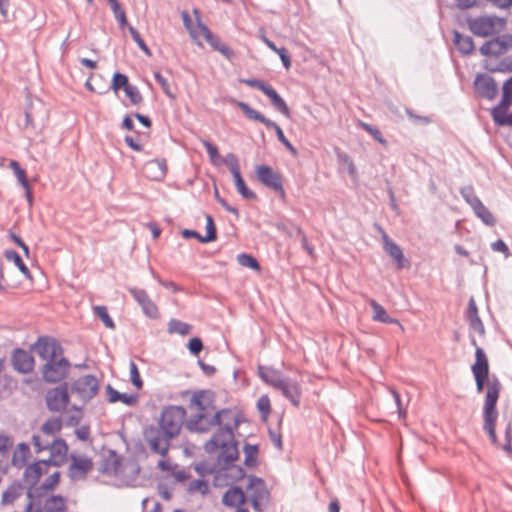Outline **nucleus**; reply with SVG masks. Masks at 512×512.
Masks as SVG:
<instances>
[{
    "label": "nucleus",
    "mask_w": 512,
    "mask_h": 512,
    "mask_svg": "<svg viewBox=\"0 0 512 512\" xmlns=\"http://www.w3.org/2000/svg\"><path fill=\"white\" fill-rule=\"evenodd\" d=\"M239 426L229 425L223 430H216L210 440H208L204 449L207 453L211 454L221 449L218 455L219 463L223 465H230L238 458L237 442L234 438V430Z\"/></svg>",
    "instance_id": "20e7f679"
},
{
    "label": "nucleus",
    "mask_w": 512,
    "mask_h": 512,
    "mask_svg": "<svg viewBox=\"0 0 512 512\" xmlns=\"http://www.w3.org/2000/svg\"><path fill=\"white\" fill-rule=\"evenodd\" d=\"M129 370L132 384L138 389L142 388L143 382L141 380L137 365L135 364L134 361H130Z\"/></svg>",
    "instance_id": "5fc2aeb1"
},
{
    "label": "nucleus",
    "mask_w": 512,
    "mask_h": 512,
    "mask_svg": "<svg viewBox=\"0 0 512 512\" xmlns=\"http://www.w3.org/2000/svg\"><path fill=\"white\" fill-rule=\"evenodd\" d=\"M42 512H67L65 499L60 495L48 497L44 502Z\"/></svg>",
    "instance_id": "7c9ffc66"
},
{
    "label": "nucleus",
    "mask_w": 512,
    "mask_h": 512,
    "mask_svg": "<svg viewBox=\"0 0 512 512\" xmlns=\"http://www.w3.org/2000/svg\"><path fill=\"white\" fill-rule=\"evenodd\" d=\"M46 494L47 492L40 490V486L35 488L34 486H30L27 491L29 502L26 505L25 512H42V506L39 499Z\"/></svg>",
    "instance_id": "a878e982"
},
{
    "label": "nucleus",
    "mask_w": 512,
    "mask_h": 512,
    "mask_svg": "<svg viewBox=\"0 0 512 512\" xmlns=\"http://www.w3.org/2000/svg\"><path fill=\"white\" fill-rule=\"evenodd\" d=\"M129 85H130V83H129L128 77L125 74L116 72L113 75L111 88L114 91H118L120 89L125 90L126 86H129Z\"/></svg>",
    "instance_id": "49530a36"
},
{
    "label": "nucleus",
    "mask_w": 512,
    "mask_h": 512,
    "mask_svg": "<svg viewBox=\"0 0 512 512\" xmlns=\"http://www.w3.org/2000/svg\"><path fill=\"white\" fill-rule=\"evenodd\" d=\"M70 368L69 361L61 354L48 360L42 368L43 379L48 383H57L63 380Z\"/></svg>",
    "instance_id": "6e6552de"
},
{
    "label": "nucleus",
    "mask_w": 512,
    "mask_h": 512,
    "mask_svg": "<svg viewBox=\"0 0 512 512\" xmlns=\"http://www.w3.org/2000/svg\"><path fill=\"white\" fill-rule=\"evenodd\" d=\"M22 490L23 486L21 483L15 482L11 484L2 495V504L6 505L13 503L17 498L20 497Z\"/></svg>",
    "instance_id": "e433bc0d"
},
{
    "label": "nucleus",
    "mask_w": 512,
    "mask_h": 512,
    "mask_svg": "<svg viewBox=\"0 0 512 512\" xmlns=\"http://www.w3.org/2000/svg\"><path fill=\"white\" fill-rule=\"evenodd\" d=\"M106 392L108 396V401L110 403H115L117 401H121L122 403L126 404L127 406H134L138 402V396L136 394H125L120 393L117 390H115L111 385H107Z\"/></svg>",
    "instance_id": "bb28decb"
},
{
    "label": "nucleus",
    "mask_w": 512,
    "mask_h": 512,
    "mask_svg": "<svg viewBox=\"0 0 512 512\" xmlns=\"http://www.w3.org/2000/svg\"><path fill=\"white\" fill-rule=\"evenodd\" d=\"M246 501V496L243 490L239 487H231L229 488L223 495L222 503L227 506L234 508H241L240 505L244 504Z\"/></svg>",
    "instance_id": "393cba45"
},
{
    "label": "nucleus",
    "mask_w": 512,
    "mask_h": 512,
    "mask_svg": "<svg viewBox=\"0 0 512 512\" xmlns=\"http://www.w3.org/2000/svg\"><path fill=\"white\" fill-rule=\"evenodd\" d=\"M194 14L197 17L198 27L200 29L202 36L214 50H218V48L221 46L223 42L220 40L219 37L215 36L205 24L201 23L199 19V11L197 9L194 10Z\"/></svg>",
    "instance_id": "473e14b6"
},
{
    "label": "nucleus",
    "mask_w": 512,
    "mask_h": 512,
    "mask_svg": "<svg viewBox=\"0 0 512 512\" xmlns=\"http://www.w3.org/2000/svg\"><path fill=\"white\" fill-rule=\"evenodd\" d=\"M502 72H512V56L504 58L500 63L498 69Z\"/></svg>",
    "instance_id": "774afa93"
},
{
    "label": "nucleus",
    "mask_w": 512,
    "mask_h": 512,
    "mask_svg": "<svg viewBox=\"0 0 512 512\" xmlns=\"http://www.w3.org/2000/svg\"><path fill=\"white\" fill-rule=\"evenodd\" d=\"M453 35L454 45L461 54L469 55L474 51L475 46L472 37L468 35H463L456 30L453 32Z\"/></svg>",
    "instance_id": "cd10ccee"
},
{
    "label": "nucleus",
    "mask_w": 512,
    "mask_h": 512,
    "mask_svg": "<svg viewBox=\"0 0 512 512\" xmlns=\"http://www.w3.org/2000/svg\"><path fill=\"white\" fill-rule=\"evenodd\" d=\"M155 81L161 86L163 92L170 98H174V94H172L170 85L167 79L158 71L154 72Z\"/></svg>",
    "instance_id": "6e6d98bb"
},
{
    "label": "nucleus",
    "mask_w": 512,
    "mask_h": 512,
    "mask_svg": "<svg viewBox=\"0 0 512 512\" xmlns=\"http://www.w3.org/2000/svg\"><path fill=\"white\" fill-rule=\"evenodd\" d=\"M34 351L46 362L63 354L60 344L47 338H39L34 346Z\"/></svg>",
    "instance_id": "2eb2a0df"
},
{
    "label": "nucleus",
    "mask_w": 512,
    "mask_h": 512,
    "mask_svg": "<svg viewBox=\"0 0 512 512\" xmlns=\"http://www.w3.org/2000/svg\"><path fill=\"white\" fill-rule=\"evenodd\" d=\"M189 490L191 492L200 491L202 494H206L208 491V485L204 480H194L190 482Z\"/></svg>",
    "instance_id": "680f3d73"
},
{
    "label": "nucleus",
    "mask_w": 512,
    "mask_h": 512,
    "mask_svg": "<svg viewBox=\"0 0 512 512\" xmlns=\"http://www.w3.org/2000/svg\"><path fill=\"white\" fill-rule=\"evenodd\" d=\"M469 30L478 37H489L504 30L506 21L495 15H484L467 19Z\"/></svg>",
    "instance_id": "39448f33"
},
{
    "label": "nucleus",
    "mask_w": 512,
    "mask_h": 512,
    "mask_svg": "<svg viewBox=\"0 0 512 512\" xmlns=\"http://www.w3.org/2000/svg\"><path fill=\"white\" fill-rule=\"evenodd\" d=\"M235 187H236V190L238 191V193L244 199L255 200L257 198L256 194L247 187L244 179H242L241 181L237 182L235 184Z\"/></svg>",
    "instance_id": "864d4df0"
},
{
    "label": "nucleus",
    "mask_w": 512,
    "mask_h": 512,
    "mask_svg": "<svg viewBox=\"0 0 512 512\" xmlns=\"http://www.w3.org/2000/svg\"><path fill=\"white\" fill-rule=\"evenodd\" d=\"M369 303L373 310V320L386 324L399 323L397 319L390 317L383 306L380 305L377 301L372 299Z\"/></svg>",
    "instance_id": "2f4dec72"
},
{
    "label": "nucleus",
    "mask_w": 512,
    "mask_h": 512,
    "mask_svg": "<svg viewBox=\"0 0 512 512\" xmlns=\"http://www.w3.org/2000/svg\"><path fill=\"white\" fill-rule=\"evenodd\" d=\"M238 414L231 409H221L213 413H196L186 422V428L191 432L206 433L213 427L223 430L229 425L239 426Z\"/></svg>",
    "instance_id": "7ed1b4c3"
},
{
    "label": "nucleus",
    "mask_w": 512,
    "mask_h": 512,
    "mask_svg": "<svg viewBox=\"0 0 512 512\" xmlns=\"http://www.w3.org/2000/svg\"><path fill=\"white\" fill-rule=\"evenodd\" d=\"M248 480V498L253 509L257 512H261L263 510L262 504L267 503L269 500V491L263 479L251 475Z\"/></svg>",
    "instance_id": "9d476101"
},
{
    "label": "nucleus",
    "mask_w": 512,
    "mask_h": 512,
    "mask_svg": "<svg viewBox=\"0 0 512 512\" xmlns=\"http://www.w3.org/2000/svg\"><path fill=\"white\" fill-rule=\"evenodd\" d=\"M61 429H62V421L58 417L49 418L42 424V426L40 428V430L44 434H48L53 438H58L57 435L61 431Z\"/></svg>",
    "instance_id": "f704fd0d"
},
{
    "label": "nucleus",
    "mask_w": 512,
    "mask_h": 512,
    "mask_svg": "<svg viewBox=\"0 0 512 512\" xmlns=\"http://www.w3.org/2000/svg\"><path fill=\"white\" fill-rule=\"evenodd\" d=\"M491 248L495 252H501L505 255V257H508L510 255V250L507 244L499 239L491 244Z\"/></svg>",
    "instance_id": "69168bd1"
},
{
    "label": "nucleus",
    "mask_w": 512,
    "mask_h": 512,
    "mask_svg": "<svg viewBox=\"0 0 512 512\" xmlns=\"http://www.w3.org/2000/svg\"><path fill=\"white\" fill-rule=\"evenodd\" d=\"M129 32L132 37V39L135 41V43L138 45V47L148 56L151 55V51L149 47L146 45L142 37L140 36L139 32L132 26H129Z\"/></svg>",
    "instance_id": "603ef678"
},
{
    "label": "nucleus",
    "mask_w": 512,
    "mask_h": 512,
    "mask_svg": "<svg viewBox=\"0 0 512 512\" xmlns=\"http://www.w3.org/2000/svg\"><path fill=\"white\" fill-rule=\"evenodd\" d=\"M359 126L363 130H365L367 133H369L380 144H382V145H386L387 144L386 139L383 137V135L380 132V130L377 129L376 127H374V126H372V125H370L368 123L362 122V121L359 122Z\"/></svg>",
    "instance_id": "a18cd8bd"
},
{
    "label": "nucleus",
    "mask_w": 512,
    "mask_h": 512,
    "mask_svg": "<svg viewBox=\"0 0 512 512\" xmlns=\"http://www.w3.org/2000/svg\"><path fill=\"white\" fill-rule=\"evenodd\" d=\"M257 408L263 416L269 414L271 410L270 399L267 395L261 396L257 401Z\"/></svg>",
    "instance_id": "4d7b16f0"
},
{
    "label": "nucleus",
    "mask_w": 512,
    "mask_h": 512,
    "mask_svg": "<svg viewBox=\"0 0 512 512\" xmlns=\"http://www.w3.org/2000/svg\"><path fill=\"white\" fill-rule=\"evenodd\" d=\"M258 375L263 382L274 388H277L286 378L280 370L271 366L262 365L258 367Z\"/></svg>",
    "instance_id": "5701e85b"
},
{
    "label": "nucleus",
    "mask_w": 512,
    "mask_h": 512,
    "mask_svg": "<svg viewBox=\"0 0 512 512\" xmlns=\"http://www.w3.org/2000/svg\"><path fill=\"white\" fill-rule=\"evenodd\" d=\"M99 391V381L94 375H84L74 380L71 384V392L83 403L93 399Z\"/></svg>",
    "instance_id": "0eeeda50"
},
{
    "label": "nucleus",
    "mask_w": 512,
    "mask_h": 512,
    "mask_svg": "<svg viewBox=\"0 0 512 512\" xmlns=\"http://www.w3.org/2000/svg\"><path fill=\"white\" fill-rule=\"evenodd\" d=\"M276 389L280 390L282 395L294 406H299L301 399V387L296 380L286 377Z\"/></svg>",
    "instance_id": "6ab92c4d"
},
{
    "label": "nucleus",
    "mask_w": 512,
    "mask_h": 512,
    "mask_svg": "<svg viewBox=\"0 0 512 512\" xmlns=\"http://www.w3.org/2000/svg\"><path fill=\"white\" fill-rule=\"evenodd\" d=\"M69 460L68 476L73 481L84 480L94 468L92 459L86 454L72 452Z\"/></svg>",
    "instance_id": "1a4fd4ad"
},
{
    "label": "nucleus",
    "mask_w": 512,
    "mask_h": 512,
    "mask_svg": "<svg viewBox=\"0 0 512 512\" xmlns=\"http://www.w3.org/2000/svg\"><path fill=\"white\" fill-rule=\"evenodd\" d=\"M221 162L226 164L229 170H236L240 167L238 157L234 153H228L221 159Z\"/></svg>",
    "instance_id": "052dcab7"
},
{
    "label": "nucleus",
    "mask_w": 512,
    "mask_h": 512,
    "mask_svg": "<svg viewBox=\"0 0 512 512\" xmlns=\"http://www.w3.org/2000/svg\"><path fill=\"white\" fill-rule=\"evenodd\" d=\"M46 404L50 411L60 412L69 404V391L67 383L50 389L46 394Z\"/></svg>",
    "instance_id": "9b49d317"
},
{
    "label": "nucleus",
    "mask_w": 512,
    "mask_h": 512,
    "mask_svg": "<svg viewBox=\"0 0 512 512\" xmlns=\"http://www.w3.org/2000/svg\"><path fill=\"white\" fill-rule=\"evenodd\" d=\"M95 315L104 323L108 328L113 329L115 327L114 321L109 316L107 308L105 306H94Z\"/></svg>",
    "instance_id": "37998d69"
},
{
    "label": "nucleus",
    "mask_w": 512,
    "mask_h": 512,
    "mask_svg": "<svg viewBox=\"0 0 512 512\" xmlns=\"http://www.w3.org/2000/svg\"><path fill=\"white\" fill-rule=\"evenodd\" d=\"M30 454V449L28 444L26 443H20L17 447V451L14 454L13 457V463L16 464V459L19 456H21L22 460L24 461Z\"/></svg>",
    "instance_id": "0e129e2a"
},
{
    "label": "nucleus",
    "mask_w": 512,
    "mask_h": 512,
    "mask_svg": "<svg viewBox=\"0 0 512 512\" xmlns=\"http://www.w3.org/2000/svg\"><path fill=\"white\" fill-rule=\"evenodd\" d=\"M12 364L15 370L21 373H28L33 370V357L22 349H16L12 355Z\"/></svg>",
    "instance_id": "4be33fe9"
},
{
    "label": "nucleus",
    "mask_w": 512,
    "mask_h": 512,
    "mask_svg": "<svg viewBox=\"0 0 512 512\" xmlns=\"http://www.w3.org/2000/svg\"><path fill=\"white\" fill-rule=\"evenodd\" d=\"M191 331V325L177 319H171L168 323V332L170 334L187 335Z\"/></svg>",
    "instance_id": "ea45409f"
},
{
    "label": "nucleus",
    "mask_w": 512,
    "mask_h": 512,
    "mask_svg": "<svg viewBox=\"0 0 512 512\" xmlns=\"http://www.w3.org/2000/svg\"><path fill=\"white\" fill-rule=\"evenodd\" d=\"M384 250L391 258L394 259L398 269L405 267L406 259L399 245H397L395 242L388 243V246L384 248Z\"/></svg>",
    "instance_id": "c9c22d12"
},
{
    "label": "nucleus",
    "mask_w": 512,
    "mask_h": 512,
    "mask_svg": "<svg viewBox=\"0 0 512 512\" xmlns=\"http://www.w3.org/2000/svg\"><path fill=\"white\" fill-rule=\"evenodd\" d=\"M47 450L50 451V457L45 461L48 462L51 466L60 467L66 462L68 445L62 438H56V440L51 443V446H49Z\"/></svg>",
    "instance_id": "a211bd4d"
},
{
    "label": "nucleus",
    "mask_w": 512,
    "mask_h": 512,
    "mask_svg": "<svg viewBox=\"0 0 512 512\" xmlns=\"http://www.w3.org/2000/svg\"><path fill=\"white\" fill-rule=\"evenodd\" d=\"M191 406L197 408V413H213L215 407L213 405L212 393L210 391H198L191 397Z\"/></svg>",
    "instance_id": "aec40b11"
},
{
    "label": "nucleus",
    "mask_w": 512,
    "mask_h": 512,
    "mask_svg": "<svg viewBox=\"0 0 512 512\" xmlns=\"http://www.w3.org/2000/svg\"><path fill=\"white\" fill-rule=\"evenodd\" d=\"M264 94L270 99V101L275 109H277L280 113H282L286 117L290 116V110H289L286 102L271 85H269L266 88V90L264 91Z\"/></svg>",
    "instance_id": "c85d7f7f"
},
{
    "label": "nucleus",
    "mask_w": 512,
    "mask_h": 512,
    "mask_svg": "<svg viewBox=\"0 0 512 512\" xmlns=\"http://www.w3.org/2000/svg\"><path fill=\"white\" fill-rule=\"evenodd\" d=\"M51 465L45 460H39L29 465L24 471V479L30 486H35L39 478L48 472Z\"/></svg>",
    "instance_id": "412c9836"
},
{
    "label": "nucleus",
    "mask_w": 512,
    "mask_h": 512,
    "mask_svg": "<svg viewBox=\"0 0 512 512\" xmlns=\"http://www.w3.org/2000/svg\"><path fill=\"white\" fill-rule=\"evenodd\" d=\"M145 174L153 180H162L167 173V162L165 159H154L145 164Z\"/></svg>",
    "instance_id": "b1692460"
},
{
    "label": "nucleus",
    "mask_w": 512,
    "mask_h": 512,
    "mask_svg": "<svg viewBox=\"0 0 512 512\" xmlns=\"http://www.w3.org/2000/svg\"><path fill=\"white\" fill-rule=\"evenodd\" d=\"M129 293L135 299V301L141 306L143 313L152 319L159 316L158 308L156 304L149 297L147 292L143 289L129 288Z\"/></svg>",
    "instance_id": "dca6fc26"
},
{
    "label": "nucleus",
    "mask_w": 512,
    "mask_h": 512,
    "mask_svg": "<svg viewBox=\"0 0 512 512\" xmlns=\"http://www.w3.org/2000/svg\"><path fill=\"white\" fill-rule=\"evenodd\" d=\"M475 357L476 361L472 365L471 370L475 378L478 393L483 392L485 383L487 382V391L483 407V429L488 433L492 443L496 444L497 437L495 426L498 418L496 404L501 391V383L495 375L489 377L488 359L482 348H476Z\"/></svg>",
    "instance_id": "f03ea898"
},
{
    "label": "nucleus",
    "mask_w": 512,
    "mask_h": 512,
    "mask_svg": "<svg viewBox=\"0 0 512 512\" xmlns=\"http://www.w3.org/2000/svg\"><path fill=\"white\" fill-rule=\"evenodd\" d=\"M185 417L184 407L170 405L162 410L157 426L152 425L144 430V440L151 453L162 457L157 463V468L161 471L172 470V464L167 456L171 440L179 435Z\"/></svg>",
    "instance_id": "f257e3e1"
},
{
    "label": "nucleus",
    "mask_w": 512,
    "mask_h": 512,
    "mask_svg": "<svg viewBox=\"0 0 512 512\" xmlns=\"http://www.w3.org/2000/svg\"><path fill=\"white\" fill-rule=\"evenodd\" d=\"M4 256L8 261L13 262L18 267V269L21 271V273H23L25 276L30 275V271H29L28 267L25 265V263L23 262L22 258L18 254V252H16L15 250L9 249L4 252Z\"/></svg>",
    "instance_id": "58836bf2"
},
{
    "label": "nucleus",
    "mask_w": 512,
    "mask_h": 512,
    "mask_svg": "<svg viewBox=\"0 0 512 512\" xmlns=\"http://www.w3.org/2000/svg\"><path fill=\"white\" fill-rule=\"evenodd\" d=\"M237 259H238L239 264L244 267H248V268H251V269L257 270V271L260 270V265H259L258 261L256 260V258H254L253 256H251L249 254H246V253L239 254Z\"/></svg>",
    "instance_id": "09e8293b"
},
{
    "label": "nucleus",
    "mask_w": 512,
    "mask_h": 512,
    "mask_svg": "<svg viewBox=\"0 0 512 512\" xmlns=\"http://www.w3.org/2000/svg\"><path fill=\"white\" fill-rule=\"evenodd\" d=\"M460 194L471 208L476 207L482 202L475 194L474 188L471 185L460 188Z\"/></svg>",
    "instance_id": "a19ab883"
},
{
    "label": "nucleus",
    "mask_w": 512,
    "mask_h": 512,
    "mask_svg": "<svg viewBox=\"0 0 512 512\" xmlns=\"http://www.w3.org/2000/svg\"><path fill=\"white\" fill-rule=\"evenodd\" d=\"M109 4L114 13L115 19L117 20L119 25L120 26L127 25L126 13H125L124 9L120 6L119 2L116 0V1H112Z\"/></svg>",
    "instance_id": "de8ad7c7"
},
{
    "label": "nucleus",
    "mask_w": 512,
    "mask_h": 512,
    "mask_svg": "<svg viewBox=\"0 0 512 512\" xmlns=\"http://www.w3.org/2000/svg\"><path fill=\"white\" fill-rule=\"evenodd\" d=\"M202 144H203L204 148L206 149V152L208 153L211 161L213 163H217V160L220 158L219 153H218V148L214 144H212L211 142H209L207 140L202 141Z\"/></svg>",
    "instance_id": "13d9d810"
},
{
    "label": "nucleus",
    "mask_w": 512,
    "mask_h": 512,
    "mask_svg": "<svg viewBox=\"0 0 512 512\" xmlns=\"http://www.w3.org/2000/svg\"><path fill=\"white\" fill-rule=\"evenodd\" d=\"M244 452H245L244 463L249 467L255 466L257 464V454H258L257 446L246 444L244 447Z\"/></svg>",
    "instance_id": "c03bdc74"
},
{
    "label": "nucleus",
    "mask_w": 512,
    "mask_h": 512,
    "mask_svg": "<svg viewBox=\"0 0 512 512\" xmlns=\"http://www.w3.org/2000/svg\"><path fill=\"white\" fill-rule=\"evenodd\" d=\"M467 319L471 328L479 333L484 332L483 323L478 315V308L473 298H470L467 306Z\"/></svg>",
    "instance_id": "c756f323"
},
{
    "label": "nucleus",
    "mask_w": 512,
    "mask_h": 512,
    "mask_svg": "<svg viewBox=\"0 0 512 512\" xmlns=\"http://www.w3.org/2000/svg\"><path fill=\"white\" fill-rule=\"evenodd\" d=\"M55 440L56 438H53L48 434H44L41 430L32 435V444L36 453L47 450Z\"/></svg>",
    "instance_id": "72a5a7b5"
},
{
    "label": "nucleus",
    "mask_w": 512,
    "mask_h": 512,
    "mask_svg": "<svg viewBox=\"0 0 512 512\" xmlns=\"http://www.w3.org/2000/svg\"><path fill=\"white\" fill-rule=\"evenodd\" d=\"M474 86L477 93L484 98L492 100L498 93V87L495 80L487 74H479L474 80Z\"/></svg>",
    "instance_id": "f3484780"
},
{
    "label": "nucleus",
    "mask_w": 512,
    "mask_h": 512,
    "mask_svg": "<svg viewBox=\"0 0 512 512\" xmlns=\"http://www.w3.org/2000/svg\"><path fill=\"white\" fill-rule=\"evenodd\" d=\"M124 92L126 96L130 99L131 104L133 105H137L143 100L139 89L134 85L130 84L129 86H126Z\"/></svg>",
    "instance_id": "3c124183"
},
{
    "label": "nucleus",
    "mask_w": 512,
    "mask_h": 512,
    "mask_svg": "<svg viewBox=\"0 0 512 512\" xmlns=\"http://www.w3.org/2000/svg\"><path fill=\"white\" fill-rule=\"evenodd\" d=\"M275 53H277L279 55L284 67L286 69H289L291 66V59H290V56H289L287 50L284 47H281V48H278Z\"/></svg>",
    "instance_id": "338daca9"
},
{
    "label": "nucleus",
    "mask_w": 512,
    "mask_h": 512,
    "mask_svg": "<svg viewBox=\"0 0 512 512\" xmlns=\"http://www.w3.org/2000/svg\"><path fill=\"white\" fill-rule=\"evenodd\" d=\"M217 238L216 227L211 215H206V235L200 238L201 243L212 242Z\"/></svg>",
    "instance_id": "79ce46f5"
},
{
    "label": "nucleus",
    "mask_w": 512,
    "mask_h": 512,
    "mask_svg": "<svg viewBox=\"0 0 512 512\" xmlns=\"http://www.w3.org/2000/svg\"><path fill=\"white\" fill-rule=\"evenodd\" d=\"M475 215L481 219V221L488 225V226H494L496 223V220L492 213L489 211V209L481 202L476 207L472 208Z\"/></svg>",
    "instance_id": "4c0bfd02"
},
{
    "label": "nucleus",
    "mask_w": 512,
    "mask_h": 512,
    "mask_svg": "<svg viewBox=\"0 0 512 512\" xmlns=\"http://www.w3.org/2000/svg\"><path fill=\"white\" fill-rule=\"evenodd\" d=\"M242 83L246 84L249 87L256 88L264 93L266 88L269 86L266 82L263 80L251 78V79H243L241 80Z\"/></svg>",
    "instance_id": "bf43d9fd"
},
{
    "label": "nucleus",
    "mask_w": 512,
    "mask_h": 512,
    "mask_svg": "<svg viewBox=\"0 0 512 512\" xmlns=\"http://www.w3.org/2000/svg\"><path fill=\"white\" fill-rule=\"evenodd\" d=\"M511 84L512 77H510L503 85L502 99L497 107L492 110V117L497 125H509V115L506 114L508 107L511 105Z\"/></svg>",
    "instance_id": "4468645a"
},
{
    "label": "nucleus",
    "mask_w": 512,
    "mask_h": 512,
    "mask_svg": "<svg viewBox=\"0 0 512 512\" xmlns=\"http://www.w3.org/2000/svg\"><path fill=\"white\" fill-rule=\"evenodd\" d=\"M238 107L241 109V111L245 114V116L249 119L256 120L262 124H264L268 129H273L276 133V136L278 140L293 154L296 155L297 151L294 148V146L291 144V142L286 138L284 135L283 130L281 127L274 121L268 119L265 117L262 113L259 111L251 108L247 103L239 101L237 103Z\"/></svg>",
    "instance_id": "423d86ee"
},
{
    "label": "nucleus",
    "mask_w": 512,
    "mask_h": 512,
    "mask_svg": "<svg viewBox=\"0 0 512 512\" xmlns=\"http://www.w3.org/2000/svg\"><path fill=\"white\" fill-rule=\"evenodd\" d=\"M60 480V472L56 471L52 473L45 481L40 485V490H44V492H49L53 490L59 483Z\"/></svg>",
    "instance_id": "8fccbe9b"
},
{
    "label": "nucleus",
    "mask_w": 512,
    "mask_h": 512,
    "mask_svg": "<svg viewBox=\"0 0 512 512\" xmlns=\"http://www.w3.org/2000/svg\"><path fill=\"white\" fill-rule=\"evenodd\" d=\"M512 49V34H503L486 41L480 47V53L484 56H499Z\"/></svg>",
    "instance_id": "f8f14e48"
},
{
    "label": "nucleus",
    "mask_w": 512,
    "mask_h": 512,
    "mask_svg": "<svg viewBox=\"0 0 512 512\" xmlns=\"http://www.w3.org/2000/svg\"><path fill=\"white\" fill-rule=\"evenodd\" d=\"M188 348L193 355H198L203 349V343L200 338L194 337L189 340Z\"/></svg>",
    "instance_id": "e2e57ef3"
},
{
    "label": "nucleus",
    "mask_w": 512,
    "mask_h": 512,
    "mask_svg": "<svg viewBox=\"0 0 512 512\" xmlns=\"http://www.w3.org/2000/svg\"><path fill=\"white\" fill-rule=\"evenodd\" d=\"M257 179L265 186L273 189L281 196L285 195L280 173L267 165H258L256 167Z\"/></svg>",
    "instance_id": "ddd939ff"
}]
</instances>
